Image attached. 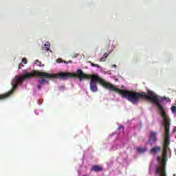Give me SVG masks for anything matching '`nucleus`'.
Returning <instances> with one entry per match:
<instances>
[{"mask_svg": "<svg viewBox=\"0 0 176 176\" xmlns=\"http://www.w3.org/2000/svg\"><path fill=\"white\" fill-rule=\"evenodd\" d=\"M34 76L45 78L46 79H58V78H60V79H63V80L69 79V78H78L80 82H82L83 79H90L89 89L92 93H97V91H98L97 83H100V85L104 87V89H108V90L110 91L119 93L122 98H126L132 104H138L140 102V100H148L155 94V92L151 90H148L146 94L145 92H136L134 91L121 89L116 87V86L104 80V79L98 76L84 74V72L80 69H77L76 73L60 72L54 74L39 72L38 70H34L30 73L25 71V79H31V78H34Z\"/></svg>", "mask_w": 176, "mask_h": 176, "instance_id": "nucleus-1", "label": "nucleus"}, {"mask_svg": "<svg viewBox=\"0 0 176 176\" xmlns=\"http://www.w3.org/2000/svg\"><path fill=\"white\" fill-rule=\"evenodd\" d=\"M155 104L158 108L160 115L164 119V129H165V139L164 140V147L162 156L164 159H167V149H170V117L166 112V109L162 105L159 100V96L156 94H153V96L148 100Z\"/></svg>", "mask_w": 176, "mask_h": 176, "instance_id": "nucleus-2", "label": "nucleus"}, {"mask_svg": "<svg viewBox=\"0 0 176 176\" xmlns=\"http://www.w3.org/2000/svg\"><path fill=\"white\" fill-rule=\"evenodd\" d=\"M157 160L160 163V166H157L155 168V174H159L160 176H167V173L166 172V164L163 162V159L162 157H158Z\"/></svg>", "mask_w": 176, "mask_h": 176, "instance_id": "nucleus-3", "label": "nucleus"}, {"mask_svg": "<svg viewBox=\"0 0 176 176\" xmlns=\"http://www.w3.org/2000/svg\"><path fill=\"white\" fill-rule=\"evenodd\" d=\"M157 133L153 131H151L150 132V134L148 135V143L149 144V145L151 146H152L153 145H155V144H156V142H157Z\"/></svg>", "mask_w": 176, "mask_h": 176, "instance_id": "nucleus-4", "label": "nucleus"}, {"mask_svg": "<svg viewBox=\"0 0 176 176\" xmlns=\"http://www.w3.org/2000/svg\"><path fill=\"white\" fill-rule=\"evenodd\" d=\"M91 171H94L95 173H100L102 171V168L98 165H95L91 168Z\"/></svg>", "mask_w": 176, "mask_h": 176, "instance_id": "nucleus-5", "label": "nucleus"}, {"mask_svg": "<svg viewBox=\"0 0 176 176\" xmlns=\"http://www.w3.org/2000/svg\"><path fill=\"white\" fill-rule=\"evenodd\" d=\"M162 151V148L160 146H155L151 148V153H157V152H160Z\"/></svg>", "mask_w": 176, "mask_h": 176, "instance_id": "nucleus-6", "label": "nucleus"}, {"mask_svg": "<svg viewBox=\"0 0 176 176\" xmlns=\"http://www.w3.org/2000/svg\"><path fill=\"white\" fill-rule=\"evenodd\" d=\"M38 82L40 85H45V83H47V85H49V81L46 80L45 78H39L38 80Z\"/></svg>", "mask_w": 176, "mask_h": 176, "instance_id": "nucleus-7", "label": "nucleus"}, {"mask_svg": "<svg viewBox=\"0 0 176 176\" xmlns=\"http://www.w3.org/2000/svg\"><path fill=\"white\" fill-rule=\"evenodd\" d=\"M10 96V93L4 94L3 95H0V100H5V98H8Z\"/></svg>", "mask_w": 176, "mask_h": 176, "instance_id": "nucleus-8", "label": "nucleus"}, {"mask_svg": "<svg viewBox=\"0 0 176 176\" xmlns=\"http://www.w3.org/2000/svg\"><path fill=\"white\" fill-rule=\"evenodd\" d=\"M44 49H45V50H46V52H49V50L50 49V43L47 42L44 45Z\"/></svg>", "mask_w": 176, "mask_h": 176, "instance_id": "nucleus-9", "label": "nucleus"}, {"mask_svg": "<svg viewBox=\"0 0 176 176\" xmlns=\"http://www.w3.org/2000/svg\"><path fill=\"white\" fill-rule=\"evenodd\" d=\"M136 151H138V152H139V153H144V152H145V151H146V148H136Z\"/></svg>", "mask_w": 176, "mask_h": 176, "instance_id": "nucleus-10", "label": "nucleus"}, {"mask_svg": "<svg viewBox=\"0 0 176 176\" xmlns=\"http://www.w3.org/2000/svg\"><path fill=\"white\" fill-rule=\"evenodd\" d=\"M170 111L173 113H176V106H172L170 108Z\"/></svg>", "mask_w": 176, "mask_h": 176, "instance_id": "nucleus-11", "label": "nucleus"}, {"mask_svg": "<svg viewBox=\"0 0 176 176\" xmlns=\"http://www.w3.org/2000/svg\"><path fill=\"white\" fill-rule=\"evenodd\" d=\"M107 57H108V55H107V54H104V56L102 58H100V61H105Z\"/></svg>", "mask_w": 176, "mask_h": 176, "instance_id": "nucleus-12", "label": "nucleus"}, {"mask_svg": "<svg viewBox=\"0 0 176 176\" xmlns=\"http://www.w3.org/2000/svg\"><path fill=\"white\" fill-rule=\"evenodd\" d=\"M34 64H37V65H38V67H41V65H42V63H41V61L36 60L34 62Z\"/></svg>", "mask_w": 176, "mask_h": 176, "instance_id": "nucleus-13", "label": "nucleus"}, {"mask_svg": "<svg viewBox=\"0 0 176 176\" xmlns=\"http://www.w3.org/2000/svg\"><path fill=\"white\" fill-rule=\"evenodd\" d=\"M63 63H64L65 64H69V63H70V64H72V60H69V61H68V62H67V61H64Z\"/></svg>", "mask_w": 176, "mask_h": 176, "instance_id": "nucleus-14", "label": "nucleus"}, {"mask_svg": "<svg viewBox=\"0 0 176 176\" xmlns=\"http://www.w3.org/2000/svg\"><path fill=\"white\" fill-rule=\"evenodd\" d=\"M22 62L23 63V64H27V60L25 58H23Z\"/></svg>", "mask_w": 176, "mask_h": 176, "instance_id": "nucleus-15", "label": "nucleus"}, {"mask_svg": "<svg viewBox=\"0 0 176 176\" xmlns=\"http://www.w3.org/2000/svg\"><path fill=\"white\" fill-rule=\"evenodd\" d=\"M41 86H42V85H40V84L38 85L37 87H38V90H41V89H42Z\"/></svg>", "mask_w": 176, "mask_h": 176, "instance_id": "nucleus-16", "label": "nucleus"}, {"mask_svg": "<svg viewBox=\"0 0 176 176\" xmlns=\"http://www.w3.org/2000/svg\"><path fill=\"white\" fill-rule=\"evenodd\" d=\"M121 129H122V130H123V129H124V127L121 125V126H119V130H120Z\"/></svg>", "mask_w": 176, "mask_h": 176, "instance_id": "nucleus-17", "label": "nucleus"}, {"mask_svg": "<svg viewBox=\"0 0 176 176\" xmlns=\"http://www.w3.org/2000/svg\"><path fill=\"white\" fill-rule=\"evenodd\" d=\"M95 67H96L97 68H101L98 64H95Z\"/></svg>", "mask_w": 176, "mask_h": 176, "instance_id": "nucleus-18", "label": "nucleus"}, {"mask_svg": "<svg viewBox=\"0 0 176 176\" xmlns=\"http://www.w3.org/2000/svg\"><path fill=\"white\" fill-rule=\"evenodd\" d=\"M91 67H96V64H94V63H91Z\"/></svg>", "mask_w": 176, "mask_h": 176, "instance_id": "nucleus-19", "label": "nucleus"}, {"mask_svg": "<svg viewBox=\"0 0 176 176\" xmlns=\"http://www.w3.org/2000/svg\"><path fill=\"white\" fill-rule=\"evenodd\" d=\"M111 67L112 68H116V65H113Z\"/></svg>", "mask_w": 176, "mask_h": 176, "instance_id": "nucleus-20", "label": "nucleus"}, {"mask_svg": "<svg viewBox=\"0 0 176 176\" xmlns=\"http://www.w3.org/2000/svg\"><path fill=\"white\" fill-rule=\"evenodd\" d=\"M83 176H86V175H83Z\"/></svg>", "mask_w": 176, "mask_h": 176, "instance_id": "nucleus-21", "label": "nucleus"}]
</instances>
